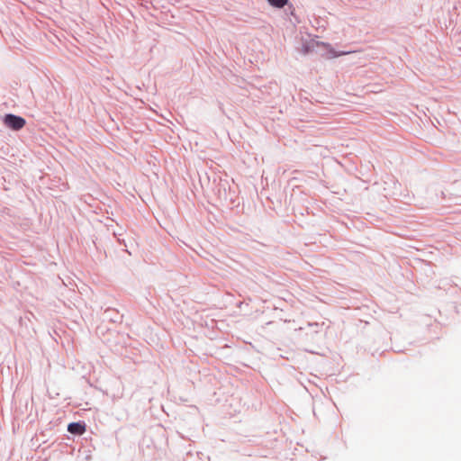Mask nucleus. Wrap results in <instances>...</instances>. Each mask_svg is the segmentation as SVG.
I'll return each instance as SVG.
<instances>
[{
  "label": "nucleus",
  "mask_w": 461,
  "mask_h": 461,
  "mask_svg": "<svg viewBox=\"0 0 461 461\" xmlns=\"http://www.w3.org/2000/svg\"><path fill=\"white\" fill-rule=\"evenodd\" d=\"M3 123L12 131H20L26 124L23 117L14 113H6L3 117Z\"/></svg>",
  "instance_id": "f257e3e1"
},
{
  "label": "nucleus",
  "mask_w": 461,
  "mask_h": 461,
  "mask_svg": "<svg viewBox=\"0 0 461 461\" xmlns=\"http://www.w3.org/2000/svg\"><path fill=\"white\" fill-rule=\"evenodd\" d=\"M320 46H323V47L327 48V47H330V44L319 42L314 40L305 41L302 43V48H301L300 51L303 55H307V54H310V53L315 51V49Z\"/></svg>",
  "instance_id": "f03ea898"
},
{
  "label": "nucleus",
  "mask_w": 461,
  "mask_h": 461,
  "mask_svg": "<svg viewBox=\"0 0 461 461\" xmlns=\"http://www.w3.org/2000/svg\"><path fill=\"white\" fill-rule=\"evenodd\" d=\"M86 430V425L84 421H74L68 425V431L73 435L81 436Z\"/></svg>",
  "instance_id": "7ed1b4c3"
},
{
  "label": "nucleus",
  "mask_w": 461,
  "mask_h": 461,
  "mask_svg": "<svg viewBox=\"0 0 461 461\" xmlns=\"http://www.w3.org/2000/svg\"><path fill=\"white\" fill-rule=\"evenodd\" d=\"M122 318V316L115 309L107 308L104 312V319L107 320L111 322H113V323L121 322Z\"/></svg>",
  "instance_id": "20e7f679"
},
{
  "label": "nucleus",
  "mask_w": 461,
  "mask_h": 461,
  "mask_svg": "<svg viewBox=\"0 0 461 461\" xmlns=\"http://www.w3.org/2000/svg\"><path fill=\"white\" fill-rule=\"evenodd\" d=\"M268 5L274 8L282 9L288 5L289 0H267Z\"/></svg>",
  "instance_id": "39448f33"
},
{
  "label": "nucleus",
  "mask_w": 461,
  "mask_h": 461,
  "mask_svg": "<svg viewBox=\"0 0 461 461\" xmlns=\"http://www.w3.org/2000/svg\"><path fill=\"white\" fill-rule=\"evenodd\" d=\"M308 327L311 328L312 330V331L317 333V332H319V328L321 327V325L317 322H312V323L309 322Z\"/></svg>",
  "instance_id": "423d86ee"
},
{
  "label": "nucleus",
  "mask_w": 461,
  "mask_h": 461,
  "mask_svg": "<svg viewBox=\"0 0 461 461\" xmlns=\"http://www.w3.org/2000/svg\"><path fill=\"white\" fill-rule=\"evenodd\" d=\"M220 187H222L223 188V198L226 200L227 199V194H226V187H225V184H220L219 185Z\"/></svg>",
  "instance_id": "0eeeda50"
}]
</instances>
